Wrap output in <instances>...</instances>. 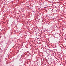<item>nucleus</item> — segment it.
I'll return each mask as SVG.
<instances>
[{
  "label": "nucleus",
  "mask_w": 66,
  "mask_h": 66,
  "mask_svg": "<svg viewBox=\"0 0 66 66\" xmlns=\"http://www.w3.org/2000/svg\"><path fill=\"white\" fill-rule=\"evenodd\" d=\"M49 58H50V57H49Z\"/></svg>",
  "instance_id": "1"
},
{
  "label": "nucleus",
  "mask_w": 66,
  "mask_h": 66,
  "mask_svg": "<svg viewBox=\"0 0 66 66\" xmlns=\"http://www.w3.org/2000/svg\"><path fill=\"white\" fill-rule=\"evenodd\" d=\"M48 59H49V58H48Z\"/></svg>",
  "instance_id": "2"
}]
</instances>
